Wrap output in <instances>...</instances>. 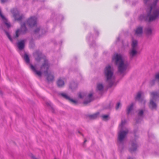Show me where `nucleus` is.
<instances>
[{
    "instance_id": "obj_16",
    "label": "nucleus",
    "mask_w": 159,
    "mask_h": 159,
    "mask_svg": "<svg viewBox=\"0 0 159 159\" xmlns=\"http://www.w3.org/2000/svg\"><path fill=\"white\" fill-rule=\"evenodd\" d=\"M92 96V93H89L87 96L86 100L84 102V103L87 104L91 102L93 100Z\"/></svg>"
},
{
    "instance_id": "obj_3",
    "label": "nucleus",
    "mask_w": 159,
    "mask_h": 159,
    "mask_svg": "<svg viewBox=\"0 0 159 159\" xmlns=\"http://www.w3.org/2000/svg\"><path fill=\"white\" fill-rule=\"evenodd\" d=\"M126 121L122 120L121 124L119 125V129L120 130L118 132V143L119 146V149L121 151L123 144L124 143L126 136L129 132L128 130L126 129L125 130H123V127L125 124Z\"/></svg>"
},
{
    "instance_id": "obj_1",
    "label": "nucleus",
    "mask_w": 159,
    "mask_h": 159,
    "mask_svg": "<svg viewBox=\"0 0 159 159\" xmlns=\"http://www.w3.org/2000/svg\"><path fill=\"white\" fill-rule=\"evenodd\" d=\"M158 1V0H154L153 3L150 5L147 9V16L140 15L139 17L140 20L150 22L159 19V6L157 5Z\"/></svg>"
},
{
    "instance_id": "obj_36",
    "label": "nucleus",
    "mask_w": 159,
    "mask_h": 159,
    "mask_svg": "<svg viewBox=\"0 0 159 159\" xmlns=\"http://www.w3.org/2000/svg\"><path fill=\"white\" fill-rule=\"evenodd\" d=\"M0 28L1 29H3L2 28V27L1 26H0Z\"/></svg>"
},
{
    "instance_id": "obj_8",
    "label": "nucleus",
    "mask_w": 159,
    "mask_h": 159,
    "mask_svg": "<svg viewBox=\"0 0 159 159\" xmlns=\"http://www.w3.org/2000/svg\"><path fill=\"white\" fill-rule=\"evenodd\" d=\"M37 18L35 16L31 17L26 22L25 24L30 27L34 26L36 24Z\"/></svg>"
},
{
    "instance_id": "obj_22",
    "label": "nucleus",
    "mask_w": 159,
    "mask_h": 159,
    "mask_svg": "<svg viewBox=\"0 0 159 159\" xmlns=\"http://www.w3.org/2000/svg\"><path fill=\"white\" fill-rule=\"evenodd\" d=\"M24 58L27 63L29 64L30 63V59L29 56L26 53H25L24 54Z\"/></svg>"
},
{
    "instance_id": "obj_10",
    "label": "nucleus",
    "mask_w": 159,
    "mask_h": 159,
    "mask_svg": "<svg viewBox=\"0 0 159 159\" xmlns=\"http://www.w3.org/2000/svg\"><path fill=\"white\" fill-rule=\"evenodd\" d=\"M59 95L63 98L69 100L74 104H76L77 103V102L75 100L71 99L66 93H58Z\"/></svg>"
},
{
    "instance_id": "obj_18",
    "label": "nucleus",
    "mask_w": 159,
    "mask_h": 159,
    "mask_svg": "<svg viewBox=\"0 0 159 159\" xmlns=\"http://www.w3.org/2000/svg\"><path fill=\"white\" fill-rule=\"evenodd\" d=\"M99 114V112H98L93 115H89V117L91 119H95L98 117Z\"/></svg>"
},
{
    "instance_id": "obj_12",
    "label": "nucleus",
    "mask_w": 159,
    "mask_h": 159,
    "mask_svg": "<svg viewBox=\"0 0 159 159\" xmlns=\"http://www.w3.org/2000/svg\"><path fill=\"white\" fill-rule=\"evenodd\" d=\"M26 41V39L22 40L17 43V45L18 48L21 50L23 49L25 46V43Z\"/></svg>"
},
{
    "instance_id": "obj_31",
    "label": "nucleus",
    "mask_w": 159,
    "mask_h": 159,
    "mask_svg": "<svg viewBox=\"0 0 159 159\" xmlns=\"http://www.w3.org/2000/svg\"><path fill=\"white\" fill-rule=\"evenodd\" d=\"M84 95H82L81 93H80L79 94V97L80 98H84Z\"/></svg>"
},
{
    "instance_id": "obj_29",
    "label": "nucleus",
    "mask_w": 159,
    "mask_h": 159,
    "mask_svg": "<svg viewBox=\"0 0 159 159\" xmlns=\"http://www.w3.org/2000/svg\"><path fill=\"white\" fill-rule=\"evenodd\" d=\"M40 30V28H37L34 31L35 33L36 34L38 33Z\"/></svg>"
},
{
    "instance_id": "obj_27",
    "label": "nucleus",
    "mask_w": 159,
    "mask_h": 159,
    "mask_svg": "<svg viewBox=\"0 0 159 159\" xmlns=\"http://www.w3.org/2000/svg\"><path fill=\"white\" fill-rule=\"evenodd\" d=\"M109 115H105L102 116V117L103 119L106 120L107 118H108Z\"/></svg>"
},
{
    "instance_id": "obj_15",
    "label": "nucleus",
    "mask_w": 159,
    "mask_h": 159,
    "mask_svg": "<svg viewBox=\"0 0 159 159\" xmlns=\"http://www.w3.org/2000/svg\"><path fill=\"white\" fill-rule=\"evenodd\" d=\"M137 147L138 146L136 143V142L135 141H133L131 147L129 149V151L131 152H134L136 150Z\"/></svg>"
},
{
    "instance_id": "obj_17",
    "label": "nucleus",
    "mask_w": 159,
    "mask_h": 159,
    "mask_svg": "<svg viewBox=\"0 0 159 159\" xmlns=\"http://www.w3.org/2000/svg\"><path fill=\"white\" fill-rule=\"evenodd\" d=\"M143 28L142 27L139 26L138 27L135 31V34L138 35H141L143 33Z\"/></svg>"
},
{
    "instance_id": "obj_37",
    "label": "nucleus",
    "mask_w": 159,
    "mask_h": 159,
    "mask_svg": "<svg viewBox=\"0 0 159 159\" xmlns=\"http://www.w3.org/2000/svg\"><path fill=\"white\" fill-rule=\"evenodd\" d=\"M128 159H133L132 158H131V157H129Z\"/></svg>"
},
{
    "instance_id": "obj_14",
    "label": "nucleus",
    "mask_w": 159,
    "mask_h": 159,
    "mask_svg": "<svg viewBox=\"0 0 159 159\" xmlns=\"http://www.w3.org/2000/svg\"><path fill=\"white\" fill-rule=\"evenodd\" d=\"M143 113L144 111L143 110L139 109L138 110V115L139 119L136 120V121L137 123H138L140 121V120H141L143 119Z\"/></svg>"
},
{
    "instance_id": "obj_9",
    "label": "nucleus",
    "mask_w": 159,
    "mask_h": 159,
    "mask_svg": "<svg viewBox=\"0 0 159 159\" xmlns=\"http://www.w3.org/2000/svg\"><path fill=\"white\" fill-rule=\"evenodd\" d=\"M11 12L13 14V16L15 20L20 21L22 20L23 16L22 15L20 16L19 12L17 11L16 9H14L11 10Z\"/></svg>"
},
{
    "instance_id": "obj_24",
    "label": "nucleus",
    "mask_w": 159,
    "mask_h": 159,
    "mask_svg": "<svg viewBox=\"0 0 159 159\" xmlns=\"http://www.w3.org/2000/svg\"><path fill=\"white\" fill-rule=\"evenodd\" d=\"M103 86L102 84H99L97 85V89L98 90L102 91L103 90Z\"/></svg>"
},
{
    "instance_id": "obj_11",
    "label": "nucleus",
    "mask_w": 159,
    "mask_h": 159,
    "mask_svg": "<svg viewBox=\"0 0 159 159\" xmlns=\"http://www.w3.org/2000/svg\"><path fill=\"white\" fill-rule=\"evenodd\" d=\"M143 95L144 93L143 92L141 91H139L137 93L135 97V100L141 102H143L144 103H145L146 102L143 99V98L141 97V96H143Z\"/></svg>"
},
{
    "instance_id": "obj_23",
    "label": "nucleus",
    "mask_w": 159,
    "mask_h": 159,
    "mask_svg": "<svg viewBox=\"0 0 159 159\" xmlns=\"http://www.w3.org/2000/svg\"><path fill=\"white\" fill-rule=\"evenodd\" d=\"M77 84L75 82H72L70 85V87L71 89H74L77 87Z\"/></svg>"
},
{
    "instance_id": "obj_30",
    "label": "nucleus",
    "mask_w": 159,
    "mask_h": 159,
    "mask_svg": "<svg viewBox=\"0 0 159 159\" xmlns=\"http://www.w3.org/2000/svg\"><path fill=\"white\" fill-rule=\"evenodd\" d=\"M144 3L145 4H147L149 3L150 2V0H143Z\"/></svg>"
},
{
    "instance_id": "obj_13",
    "label": "nucleus",
    "mask_w": 159,
    "mask_h": 159,
    "mask_svg": "<svg viewBox=\"0 0 159 159\" xmlns=\"http://www.w3.org/2000/svg\"><path fill=\"white\" fill-rule=\"evenodd\" d=\"M30 66L31 69L35 73V74L39 77H41L42 75L41 71L37 70L36 68L31 64H30Z\"/></svg>"
},
{
    "instance_id": "obj_38",
    "label": "nucleus",
    "mask_w": 159,
    "mask_h": 159,
    "mask_svg": "<svg viewBox=\"0 0 159 159\" xmlns=\"http://www.w3.org/2000/svg\"><path fill=\"white\" fill-rule=\"evenodd\" d=\"M86 140H85L84 141V143H85V142H86Z\"/></svg>"
},
{
    "instance_id": "obj_7",
    "label": "nucleus",
    "mask_w": 159,
    "mask_h": 159,
    "mask_svg": "<svg viewBox=\"0 0 159 159\" xmlns=\"http://www.w3.org/2000/svg\"><path fill=\"white\" fill-rule=\"evenodd\" d=\"M25 25V23L21 24L20 29H18L16 32V38L18 37L20 33L21 34H24L26 33L27 30L26 27Z\"/></svg>"
},
{
    "instance_id": "obj_26",
    "label": "nucleus",
    "mask_w": 159,
    "mask_h": 159,
    "mask_svg": "<svg viewBox=\"0 0 159 159\" xmlns=\"http://www.w3.org/2000/svg\"><path fill=\"white\" fill-rule=\"evenodd\" d=\"M155 80H151L150 82V85H151V86L153 85L154 84H155Z\"/></svg>"
},
{
    "instance_id": "obj_33",
    "label": "nucleus",
    "mask_w": 159,
    "mask_h": 159,
    "mask_svg": "<svg viewBox=\"0 0 159 159\" xmlns=\"http://www.w3.org/2000/svg\"><path fill=\"white\" fill-rule=\"evenodd\" d=\"M7 0H1L2 3H3L6 2Z\"/></svg>"
},
{
    "instance_id": "obj_6",
    "label": "nucleus",
    "mask_w": 159,
    "mask_h": 159,
    "mask_svg": "<svg viewBox=\"0 0 159 159\" xmlns=\"http://www.w3.org/2000/svg\"><path fill=\"white\" fill-rule=\"evenodd\" d=\"M132 48L129 52V54L131 58L135 56L137 54L138 41L135 40H133L132 43Z\"/></svg>"
},
{
    "instance_id": "obj_32",
    "label": "nucleus",
    "mask_w": 159,
    "mask_h": 159,
    "mask_svg": "<svg viewBox=\"0 0 159 159\" xmlns=\"http://www.w3.org/2000/svg\"><path fill=\"white\" fill-rule=\"evenodd\" d=\"M120 104L119 102H118L117 103L116 107V109H118L119 108V107L120 106Z\"/></svg>"
},
{
    "instance_id": "obj_35",
    "label": "nucleus",
    "mask_w": 159,
    "mask_h": 159,
    "mask_svg": "<svg viewBox=\"0 0 159 159\" xmlns=\"http://www.w3.org/2000/svg\"><path fill=\"white\" fill-rule=\"evenodd\" d=\"M117 40L118 41H119L120 40V38L119 37L117 39Z\"/></svg>"
},
{
    "instance_id": "obj_25",
    "label": "nucleus",
    "mask_w": 159,
    "mask_h": 159,
    "mask_svg": "<svg viewBox=\"0 0 159 159\" xmlns=\"http://www.w3.org/2000/svg\"><path fill=\"white\" fill-rule=\"evenodd\" d=\"M4 31L6 34L7 35V37L9 38V39L10 40V41H11L12 42V39L10 35L9 34V33L8 32H7V31L5 30H4Z\"/></svg>"
},
{
    "instance_id": "obj_28",
    "label": "nucleus",
    "mask_w": 159,
    "mask_h": 159,
    "mask_svg": "<svg viewBox=\"0 0 159 159\" xmlns=\"http://www.w3.org/2000/svg\"><path fill=\"white\" fill-rule=\"evenodd\" d=\"M155 78L157 79H159V72L156 74Z\"/></svg>"
},
{
    "instance_id": "obj_34",
    "label": "nucleus",
    "mask_w": 159,
    "mask_h": 159,
    "mask_svg": "<svg viewBox=\"0 0 159 159\" xmlns=\"http://www.w3.org/2000/svg\"><path fill=\"white\" fill-rule=\"evenodd\" d=\"M32 157L33 159H37L36 158H35V157L33 155L32 156Z\"/></svg>"
},
{
    "instance_id": "obj_20",
    "label": "nucleus",
    "mask_w": 159,
    "mask_h": 159,
    "mask_svg": "<svg viewBox=\"0 0 159 159\" xmlns=\"http://www.w3.org/2000/svg\"><path fill=\"white\" fill-rule=\"evenodd\" d=\"M145 32L147 35H151L152 33V29L150 28H148L145 29Z\"/></svg>"
},
{
    "instance_id": "obj_4",
    "label": "nucleus",
    "mask_w": 159,
    "mask_h": 159,
    "mask_svg": "<svg viewBox=\"0 0 159 159\" xmlns=\"http://www.w3.org/2000/svg\"><path fill=\"white\" fill-rule=\"evenodd\" d=\"M113 60L115 61V64L118 66V72L120 74L124 73L128 65L124 63L121 55L117 53L115 54L113 57Z\"/></svg>"
},
{
    "instance_id": "obj_2",
    "label": "nucleus",
    "mask_w": 159,
    "mask_h": 159,
    "mask_svg": "<svg viewBox=\"0 0 159 159\" xmlns=\"http://www.w3.org/2000/svg\"><path fill=\"white\" fill-rule=\"evenodd\" d=\"M35 60L37 61L43 60L44 62L40 67L41 70L43 71L45 75L47 76V79L48 81H52L54 80V77L50 73L48 74V70L49 65L48 60L45 57H42L41 52L39 51H36L34 54Z\"/></svg>"
},
{
    "instance_id": "obj_39",
    "label": "nucleus",
    "mask_w": 159,
    "mask_h": 159,
    "mask_svg": "<svg viewBox=\"0 0 159 159\" xmlns=\"http://www.w3.org/2000/svg\"><path fill=\"white\" fill-rule=\"evenodd\" d=\"M0 93H2V92H0Z\"/></svg>"
},
{
    "instance_id": "obj_19",
    "label": "nucleus",
    "mask_w": 159,
    "mask_h": 159,
    "mask_svg": "<svg viewBox=\"0 0 159 159\" xmlns=\"http://www.w3.org/2000/svg\"><path fill=\"white\" fill-rule=\"evenodd\" d=\"M57 84L59 87H62L64 84V82L63 80L59 79L57 82Z\"/></svg>"
},
{
    "instance_id": "obj_5",
    "label": "nucleus",
    "mask_w": 159,
    "mask_h": 159,
    "mask_svg": "<svg viewBox=\"0 0 159 159\" xmlns=\"http://www.w3.org/2000/svg\"><path fill=\"white\" fill-rule=\"evenodd\" d=\"M104 73L106 81L110 87H111L114 82L113 69L110 65H108L105 67Z\"/></svg>"
},
{
    "instance_id": "obj_21",
    "label": "nucleus",
    "mask_w": 159,
    "mask_h": 159,
    "mask_svg": "<svg viewBox=\"0 0 159 159\" xmlns=\"http://www.w3.org/2000/svg\"><path fill=\"white\" fill-rule=\"evenodd\" d=\"M134 106V104L132 103L131 105L128 106L127 108V114L129 115L131 111L133 110Z\"/></svg>"
}]
</instances>
